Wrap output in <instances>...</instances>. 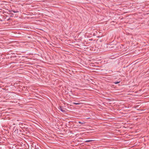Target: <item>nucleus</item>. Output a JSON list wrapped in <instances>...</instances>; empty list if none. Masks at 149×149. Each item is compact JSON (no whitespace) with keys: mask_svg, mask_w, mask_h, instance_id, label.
<instances>
[{"mask_svg":"<svg viewBox=\"0 0 149 149\" xmlns=\"http://www.w3.org/2000/svg\"><path fill=\"white\" fill-rule=\"evenodd\" d=\"M93 141L92 140H88L85 141L86 142H90Z\"/></svg>","mask_w":149,"mask_h":149,"instance_id":"nucleus-1","label":"nucleus"},{"mask_svg":"<svg viewBox=\"0 0 149 149\" xmlns=\"http://www.w3.org/2000/svg\"><path fill=\"white\" fill-rule=\"evenodd\" d=\"M74 104H76V105H78V104H79V103H74Z\"/></svg>","mask_w":149,"mask_h":149,"instance_id":"nucleus-2","label":"nucleus"},{"mask_svg":"<svg viewBox=\"0 0 149 149\" xmlns=\"http://www.w3.org/2000/svg\"><path fill=\"white\" fill-rule=\"evenodd\" d=\"M119 82H115L114 83L116 84H118L119 83Z\"/></svg>","mask_w":149,"mask_h":149,"instance_id":"nucleus-3","label":"nucleus"},{"mask_svg":"<svg viewBox=\"0 0 149 149\" xmlns=\"http://www.w3.org/2000/svg\"><path fill=\"white\" fill-rule=\"evenodd\" d=\"M78 123H80L81 124H82L84 123H81V122H79Z\"/></svg>","mask_w":149,"mask_h":149,"instance_id":"nucleus-4","label":"nucleus"},{"mask_svg":"<svg viewBox=\"0 0 149 149\" xmlns=\"http://www.w3.org/2000/svg\"><path fill=\"white\" fill-rule=\"evenodd\" d=\"M61 110L62 111H64L63 110V109H61Z\"/></svg>","mask_w":149,"mask_h":149,"instance_id":"nucleus-5","label":"nucleus"},{"mask_svg":"<svg viewBox=\"0 0 149 149\" xmlns=\"http://www.w3.org/2000/svg\"><path fill=\"white\" fill-rule=\"evenodd\" d=\"M14 13H17V12H14Z\"/></svg>","mask_w":149,"mask_h":149,"instance_id":"nucleus-6","label":"nucleus"}]
</instances>
